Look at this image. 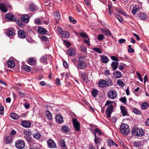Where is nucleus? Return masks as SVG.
<instances>
[{"label":"nucleus","instance_id":"7c9ffc66","mask_svg":"<svg viewBox=\"0 0 149 149\" xmlns=\"http://www.w3.org/2000/svg\"><path fill=\"white\" fill-rule=\"evenodd\" d=\"M33 138L37 139H39L41 137V134L39 132H38L35 133H33Z\"/></svg>","mask_w":149,"mask_h":149},{"label":"nucleus","instance_id":"9d476101","mask_svg":"<svg viewBox=\"0 0 149 149\" xmlns=\"http://www.w3.org/2000/svg\"><path fill=\"white\" fill-rule=\"evenodd\" d=\"M53 15L54 17V19H56V23L58 24L59 23V21L60 17L59 13L58 12H54L53 14Z\"/></svg>","mask_w":149,"mask_h":149},{"label":"nucleus","instance_id":"f8f14e48","mask_svg":"<svg viewBox=\"0 0 149 149\" xmlns=\"http://www.w3.org/2000/svg\"><path fill=\"white\" fill-rule=\"evenodd\" d=\"M18 36L19 38H24L26 37V34L23 30L20 29L18 31Z\"/></svg>","mask_w":149,"mask_h":149},{"label":"nucleus","instance_id":"09e8293b","mask_svg":"<svg viewBox=\"0 0 149 149\" xmlns=\"http://www.w3.org/2000/svg\"><path fill=\"white\" fill-rule=\"evenodd\" d=\"M133 112L135 113H136V114L139 115L141 114V112L140 111V110L136 108L134 109L133 110Z\"/></svg>","mask_w":149,"mask_h":149},{"label":"nucleus","instance_id":"680f3d73","mask_svg":"<svg viewBox=\"0 0 149 149\" xmlns=\"http://www.w3.org/2000/svg\"><path fill=\"white\" fill-rule=\"evenodd\" d=\"M133 145L136 147H138L140 146V143L139 142H134L133 143Z\"/></svg>","mask_w":149,"mask_h":149},{"label":"nucleus","instance_id":"13d9d810","mask_svg":"<svg viewBox=\"0 0 149 149\" xmlns=\"http://www.w3.org/2000/svg\"><path fill=\"white\" fill-rule=\"evenodd\" d=\"M64 45L67 47H68L70 46V43L64 40L63 41Z\"/></svg>","mask_w":149,"mask_h":149},{"label":"nucleus","instance_id":"6e6552de","mask_svg":"<svg viewBox=\"0 0 149 149\" xmlns=\"http://www.w3.org/2000/svg\"><path fill=\"white\" fill-rule=\"evenodd\" d=\"M48 146L50 148H55L56 147V145L54 141L51 139H49L47 141Z\"/></svg>","mask_w":149,"mask_h":149},{"label":"nucleus","instance_id":"1a4fd4ad","mask_svg":"<svg viewBox=\"0 0 149 149\" xmlns=\"http://www.w3.org/2000/svg\"><path fill=\"white\" fill-rule=\"evenodd\" d=\"M6 17L10 21L14 22L16 20V17L11 13H7L6 15Z\"/></svg>","mask_w":149,"mask_h":149},{"label":"nucleus","instance_id":"a18cd8bd","mask_svg":"<svg viewBox=\"0 0 149 149\" xmlns=\"http://www.w3.org/2000/svg\"><path fill=\"white\" fill-rule=\"evenodd\" d=\"M117 83L119 86L121 87H123L124 86V82L120 79L118 80L117 81Z\"/></svg>","mask_w":149,"mask_h":149},{"label":"nucleus","instance_id":"473e14b6","mask_svg":"<svg viewBox=\"0 0 149 149\" xmlns=\"http://www.w3.org/2000/svg\"><path fill=\"white\" fill-rule=\"evenodd\" d=\"M22 69L26 71L29 72L31 70V68L27 65H24L22 67Z\"/></svg>","mask_w":149,"mask_h":149},{"label":"nucleus","instance_id":"e2e57ef3","mask_svg":"<svg viewBox=\"0 0 149 149\" xmlns=\"http://www.w3.org/2000/svg\"><path fill=\"white\" fill-rule=\"evenodd\" d=\"M125 41V39H120L119 40L118 42L119 44H121V43H124Z\"/></svg>","mask_w":149,"mask_h":149},{"label":"nucleus","instance_id":"f257e3e1","mask_svg":"<svg viewBox=\"0 0 149 149\" xmlns=\"http://www.w3.org/2000/svg\"><path fill=\"white\" fill-rule=\"evenodd\" d=\"M144 133V131L142 128L135 126L132 131V134L137 136H143Z\"/></svg>","mask_w":149,"mask_h":149},{"label":"nucleus","instance_id":"6e6d98bb","mask_svg":"<svg viewBox=\"0 0 149 149\" xmlns=\"http://www.w3.org/2000/svg\"><path fill=\"white\" fill-rule=\"evenodd\" d=\"M24 132L26 135H31V132L29 130H24Z\"/></svg>","mask_w":149,"mask_h":149},{"label":"nucleus","instance_id":"b1692460","mask_svg":"<svg viewBox=\"0 0 149 149\" xmlns=\"http://www.w3.org/2000/svg\"><path fill=\"white\" fill-rule=\"evenodd\" d=\"M38 32L42 34H45L46 33L47 31L45 29L42 27H39L38 29Z\"/></svg>","mask_w":149,"mask_h":149},{"label":"nucleus","instance_id":"4d7b16f0","mask_svg":"<svg viewBox=\"0 0 149 149\" xmlns=\"http://www.w3.org/2000/svg\"><path fill=\"white\" fill-rule=\"evenodd\" d=\"M97 133L100 135L101 134V132L100 130L97 129L94 130V134L95 135V134L96 135Z\"/></svg>","mask_w":149,"mask_h":149},{"label":"nucleus","instance_id":"ddd939ff","mask_svg":"<svg viewBox=\"0 0 149 149\" xmlns=\"http://www.w3.org/2000/svg\"><path fill=\"white\" fill-rule=\"evenodd\" d=\"M120 109L121 113H122L123 116H125L128 115V113L125 107L123 106H120Z\"/></svg>","mask_w":149,"mask_h":149},{"label":"nucleus","instance_id":"f704fd0d","mask_svg":"<svg viewBox=\"0 0 149 149\" xmlns=\"http://www.w3.org/2000/svg\"><path fill=\"white\" fill-rule=\"evenodd\" d=\"M115 9L116 11L119 13L124 15H126V13L123 11L121 8H116Z\"/></svg>","mask_w":149,"mask_h":149},{"label":"nucleus","instance_id":"4be33fe9","mask_svg":"<svg viewBox=\"0 0 149 149\" xmlns=\"http://www.w3.org/2000/svg\"><path fill=\"white\" fill-rule=\"evenodd\" d=\"M100 59L102 62L105 63H107L109 61L107 57L103 55L100 56Z\"/></svg>","mask_w":149,"mask_h":149},{"label":"nucleus","instance_id":"393cba45","mask_svg":"<svg viewBox=\"0 0 149 149\" xmlns=\"http://www.w3.org/2000/svg\"><path fill=\"white\" fill-rule=\"evenodd\" d=\"M107 86H110L113 84V82L112 80L110 79H107L105 80Z\"/></svg>","mask_w":149,"mask_h":149},{"label":"nucleus","instance_id":"20e7f679","mask_svg":"<svg viewBox=\"0 0 149 149\" xmlns=\"http://www.w3.org/2000/svg\"><path fill=\"white\" fill-rule=\"evenodd\" d=\"M107 96L109 98L114 99L116 97L117 93L115 91L110 90L107 93Z\"/></svg>","mask_w":149,"mask_h":149},{"label":"nucleus","instance_id":"f3484780","mask_svg":"<svg viewBox=\"0 0 149 149\" xmlns=\"http://www.w3.org/2000/svg\"><path fill=\"white\" fill-rule=\"evenodd\" d=\"M100 29L102 33H104L106 35L111 36V33L108 29H104L102 28H101Z\"/></svg>","mask_w":149,"mask_h":149},{"label":"nucleus","instance_id":"c85d7f7f","mask_svg":"<svg viewBox=\"0 0 149 149\" xmlns=\"http://www.w3.org/2000/svg\"><path fill=\"white\" fill-rule=\"evenodd\" d=\"M118 62H113L111 64L112 69L114 70L116 69L118 66Z\"/></svg>","mask_w":149,"mask_h":149},{"label":"nucleus","instance_id":"423d86ee","mask_svg":"<svg viewBox=\"0 0 149 149\" xmlns=\"http://www.w3.org/2000/svg\"><path fill=\"white\" fill-rule=\"evenodd\" d=\"M72 123L75 129L77 131H79L80 129V125L79 122L77 119L74 118L72 119Z\"/></svg>","mask_w":149,"mask_h":149},{"label":"nucleus","instance_id":"58836bf2","mask_svg":"<svg viewBox=\"0 0 149 149\" xmlns=\"http://www.w3.org/2000/svg\"><path fill=\"white\" fill-rule=\"evenodd\" d=\"M101 139L95 134L94 142L95 143L97 144L100 143Z\"/></svg>","mask_w":149,"mask_h":149},{"label":"nucleus","instance_id":"a211bd4d","mask_svg":"<svg viewBox=\"0 0 149 149\" xmlns=\"http://www.w3.org/2000/svg\"><path fill=\"white\" fill-rule=\"evenodd\" d=\"M106 82L103 79L100 80L98 83L99 87L101 88H104L106 87Z\"/></svg>","mask_w":149,"mask_h":149},{"label":"nucleus","instance_id":"603ef678","mask_svg":"<svg viewBox=\"0 0 149 149\" xmlns=\"http://www.w3.org/2000/svg\"><path fill=\"white\" fill-rule=\"evenodd\" d=\"M115 17L116 18H117L120 22H123V19L118 14H116Z\"/></svg>","mask_w":149,"mask_h":149},{"label":"nucleus","instance_id":"5701e85b","mask_svg":"<svg viewBox=\"0 0 149 149\" xmlns=\"http://www.w3.org/2000/svg\"><path fill=\"white\" fill-rule=\"evenodd\" d=\"M70 130L69 127L65 125L63 126L61 128V130L63 133L68 132Z\"/></svg>","mask_w":149,"mask_h":149},{"label":"nucleus","instance_id":"c9c22d12","mask_svg":"<svg viewBox=\"0 0 149 149\" xmlns=\"http://www.w3.org/2000/svg\"><path fill=\"white\" fill-rule=\"evenodd\" d=\"M148 107V104L146 102H145L142 104L141 105V107L143 109H146Z\"/></svg>","mask_w":149,"mask_h":149},{"label":"nucleus","instance_id":"de8ad7c7","mask_svg":"<svg viewBox=\"0 0 149 149\" xmlns=\"http://www.w3.org/2000/svg\"><path fill=\"white\" fill-rule=\"evenodd\" d=\"M92 95L94 97H96L98 94V92L97 90H93L92 92Z\"/></svg>","mask_w":149,"mask_h":149},{"label":"nucleus","instance_id":"72a5a7b5","mask_svg":"<svg viewBox=\"0 0 149 149\" xmlns=\"http://www.w3.org/2000/svg\"><path fill=\"white\" fill-rule=\"evenodd\" d=\"M10 116L12 118L17 120L18 119L19 116L16 113H11L10 114Z\"/></svg>","mask_w":149,"mask_h":149},{"label":"nucleus","instance_id":"ea45409f","mask_svg":"<svg viewBox=\"0 0 149 149\" xmlns=\"http://www.w3.org/2000/svg\"><path fill=\"white\" fill-rule=\"evenodd\" d=\"M139 9L138 7H134L132 11V13L134 15H135L137 12L139 10Z\"/></svg>","mask_w":149,"mask_h":149},{"label":"nucleus","instance_id":"412c9836","mask_svg":"<svg viewBox=\"0 0 149 149\" xmlns=\"http://www.w3.org/2000/svg\"><path fill=\"white\" fill-rule=\"evenodd\" d=\"M45 115L47 119L49 120H51L52 118V116L51 113L48 110H46L45 112Z\"/></svg>","mask_w":149,"mask_h":149},{"label":"nucleus","instance_id":"f03ea898","mask_svg":"<svg viewBox=\"0 0 149 149\" xmlns=\"http://www.w3.org/2000/svg\"><path fill=\"white\" fill-rule=\"evenodd\" d=\"M120 129L121 132L124 134H128L130 132L129 126L127 124H122Z\"/></svg>","mask_w":149,"mask_h":149},{"label":"nucleus","instance_id":"c756f323","mask_svg":"<svg viewBox=\"0 0 149 149\" xmlns=\"http://www.w3.org/2000/svg\"><path fill=\"white\" fill-rule=\"evenodd\" d=\"M82 76V78L83 79V80L85 82H87L88 80V76L87 75L86 73H84L81 74Z\"/></svg>","mask_w":149,"mask_h":149},{"label":"nucleus","instance_id":"338daca9","mask_svg":"<svg viewBox=\"0 0 149 149\" xmlns=\"http://www.w3.org/2000/svg\"><path fill=\"white\" fill-rule=\"evenodd\" d=\"M111 59L115 61H118V58L115 56H111Z\"/></svg>","mask_w":149,"mask_h":149},{"label":"nucleus","instance_id":"2eb2a0df","mask_svg":"<svg viewBox=\"0 0 149 149\" xmlns=\"http://www.w3.org/2000/svg\"><path fill=\"white\" fill-rule=\"evenodd\" d=\"M60 34L62 38H68L70 37L69 33L67 31H63L61 32Z\"/></svg>","mask_w":149,"mask_h":149},{"label":"nucleus","instance_id":"c03bdc74","mask_svg":"<svg viewBox=\"0 0 149 149\" xmlns=\"http://www.w3.org/2000/svg\"><path fill=\"white\" fill-rule=\"evenodd\" d=\"M12 141L11 138L10 136H8L6 138L5 143L6 144L10 143Z\"/></svg>","mask_w":149,"mask_h":149},{"label":"nucleus","instance_id":"2f4dec72","mask_svg":"<svg viewBox=\"0 0 149 149\" xmlns=\"http://www.w3.org/2000/svg\"><path fill=\"white\" fill-rule=\"evenodd\" d=\"M59 144L60 146L63 148H65L66 147L65 141L63 139H62L60 140Z\"/></svg>","mask_w":149,"mask_h":149},{"label":"nucleus","instance_id":"0e129e2a","mask_svg":"<svg viewBox=\"0 0 149 149\" xmlns=\"http://www.w3.org/2000/svg\"><path fill=\"white\" fill-rule=\"evenodd\" d=\"M16 132L15 131L13 130L11 131L10 134L11 136H13L16 134Z\"/></svg>","mask_w":149,"mask_h":149},{"label":"nucleus","instance_id":"aec40b11","mask_svg":"<svg viewBox=\"0 0 149 149\" xmlns=\"http://www.w3.org/2000/svg\"><path fill=\"white\" fill-rule=\"evenodd\" d=\"M28 62L30 65H34L36 64V58L32 57L29 59Z\"/></svg>","mask_w":149,"mask_h":149},{"label":"nucleus","instance_id":"bf43d9fd","mask_svg":"<svg viewBox=\"0 0 149 149\" xmlns=\"http://www.w3.org/2000/svg\"><path fill=\"white\" fill-rule=\"evenodd\" d=\"M4 108L3 106H1L0 107V113L3 115L4 113Z\"/></svg>","mask_w":149,"mask_h":149},{"label":"nucleus","instance_id":"bb28decb","mask_svg":"<svg viewBox=\"0 0 149 149\" xmlns=\"http://www.w3.org/2000/svg\"><path fill=\"white\" fill-rule=\"evenodd\" d=\"M113 74L114 77L117 78H120L122 76L121 73L118 71H116L113 73Z\"/></svg>","mask_w":149,"mask_h":149},{"label":"nucleus","instance_id":"e433bc0d","mask_svg":"<svg viewBox=\"0 0 149 149\" xmlns=\"http://www.w3.org/2000/svg\"><path fill=\"white\" fill-rule=\"evenodd\" d=\"M48 55L42 56L40 58V61L43 62L47 63V56Z\"/></svg>","mask_w":149,"mask_h":149},{"label":"nucleus","instance_id":"4468645a","mask_svg":"<svg viewBox=\"0 0 149 149\" xmlns=\"http://www.w3.org/2000/svg\"><path fill=\"white\" fill-rule=\"evenodd\" d=\"M79 61V62L77 65V67L80 69H84L86 67V63L85 62H82L81 61Z\"/></svg>","mask_w":149,"mask_h":149},{"label":"nucleus","instance_id":"79ce46f5","mask_svg":"<svg viewBox=\"0 0 149 149\" xmlns=\"http://www.w3.org/2000/svg\"><path fill=\"white\" fill-rule=\"evenodd\" d=\"M69 53L70 56H72L75 54V50L74 49L70 48L69 50Z\"/></svg>","mask_w":149,"mask_h":149},{"label":"nucleus","instance_id":"8fccbe9b","mask_svg":"<svg viewBox=\"0 0 149 149\" xmlns=\"http://www.w3.org/2000/svg\"><path fill=\"white\" fill-rule=\"evenodd\" d=\"M36 7L34 4L30 5L29 7V9L32 11H34L36 9Z\"/></svg>","mask_w":149,"mask_h":149},{"label":"nucleus","instance_id":"6ab92c4d","mask_svg":"<svg viewBox=\"0 0 149 149\" xmlns=\"http://www.w3.org/2000/svg\"><path fill=\"white\" fill-rule=\"evenodd\" d=\"M56 121L59 123H63V120L62 116L60 114L57 115L56 116Z\"/></svg>","mask_w":149,"mask_h":149},{"label":"nucleus","instance_id":"5fc2aeb1","mask_svg":"<svg viewBox=\"0 0 149 149\" xmlns=\"http://www.w3.org/2000/svg\"><path fill=\"white\" fill-rule=\"evenodd\" d=\"M128 52H130L131 53L134 52V50L132 48L131 45H129L128 46Z\"/></svg>","mask_w":149,"mask_h":149},{"label":"nucleus","instance_id":"dca6fc26","mask_svg":"<svg viewBox=\"0 0 149 149\" xmlns=\"http://www.w3.org/2000/svg\"><path fill=\"white\" fill-rule=\"evenodd\" d=\"M21 19L25 23L28 22L29 20V16L27 15H24L21 16Z\"/></svg>","mask_w":149,"mask_h":149},{"label":"nucleus","instance_id":"774afa93","mask_svg":"<svg viewBox=\"0 0 149 149\" xmlns=\"http://www.w3.org/2000/svg\"><path fill=\"white\" fill-rule=\"evenodd\" d=\"M146 125L149 126V118L147 119L146 121L145 122Z\"/></svg>","mask_w":149,"mask_h":149},{"label":"nucleus","instance_id":"a878e982","mask_svg":"<svg viewBox=\"0 0 149 149\" xmlns=\"http://www.w3.org/2000/svg\"><path fill=\"white\" fill-rule=\"evenodd\" d=\"M8 65L10 68H13L15 66V64L13 61L12 60H9L7 62Z\"/></svg>","mask_w":149,"mask_h":149},{"label":"nucleus","instance_id":"7ed1b4c3","mask_svg":"<svg viewBox=\"0 0 149 149\" xmlns=\"http://www.w3.org/2000/svg\"><path fill=\"white\" fill-rule=\"evenodd\" d=\"M25 143L22 140H18L15 143V146L17 148L22 149L24 148L25 146Z\"/></svg>","mask_w":149,"mask_h":149},{"label":"nucleus","instance_id":"37998d69","mask_svg":"<svg viewBox=\"0 0 149 149\" xmlns=\"http://www.w3.org/2000/svg\"><path fill=\"white\" fill-rule=\"evenodd\" d=\"M79 34L80 36L82 38H86L88 37V35L84 32H80Z\"/></svg>","mask_w":149,"mask_h":149},{"label":"nucleus","instance_id":"39448f33","mask_svg":"<svg viewBox=\"0 0 149 149\" xmlns=\"http://www.w3.org/2000/svg\"><path fill=\"white\" fill-rule=\"evenodd\" d=\"M7 7L11 8V6L9 4H5L3 3L0 4V9L4 13L8 11Z\"/></svg>","mask_w":149,"mask_h":149},{"label":"nucleus","instance_id":"3c124183","mask_svg":"<svg viewBox=\"0 0 149 149\" xmlns=\"http://www.w3.org/2000/svg\"><path fill=\"white\" fill-rule=\"evenodd\" d=\"M119 100L120 101L124 104H125L127 102V99L125 97H121L120 98Z\"/></svg>","mask_w":149,"mask_h":149},{"label":"nucleus","instance_id":"052dcab7","mask_svg":"<svg viewBox=\"0 0 149 149\" xmlns=\"http://www.w3.org/2000/svg\"><path fill=\"white\" fill-rule=\"evenodd\" d=\"M35 23L37 24H40V22L39 19L38 18H36L35 20Z\"/></svg>","mask_w":149,"mask_h":149},{"label":"nucleus","instance_id":"49530a36","mask_svg":"<svg viewBox=\"0 0 149 149\" xmlns=\"http://www.w3.org/2000/svg\"><path fill=\"white\" fill-rule=\"evenodd\" d=\"M92 49L96 52H98L99 54H102V51L101 50L98 48L95 47L93 48Z\"/></svg>","mask_w":149,"mask_h":149},{"label":"nucleus","instance_id":"864d4df0","mask_svg":"<svg viewBox=\"0 0 149 149\" xmlns=\"http://www.w3.org/2000/svg\"><path fill=\"white\" fill-rule=\"evenodd\" d=\"M98 39L99 40H102L104 38V36L102 34H100L97 36Z\"/></svg>","mask_w":149,"mask_h":149},{"label":"nucleus","instance_id":"69168bd1","mask_svg":"<svg viewBox=\"0 0 149 149\" xmlns=\"http://www.w3.org/2000/svg\"><path fill=\"white\" fill-rule=\"evenodd\" d=\"M104 74L105 75L108 76L110 74L109 71L108 70H107L104 71Z\"/></svg>","mask_w":149,"mask_h":149},{"label":"nucleus","instance_id":"4c0bfd02","mask_svg":"<svg viewBox=\"0 0 149 149\" xmlns=\"http://www.w3.org/2000/svg\"><path fill=\"white\" fill-rule=\"evenodd\" d=\"M7 34L9 37L11 36H13L15 35V32L13 30H9L7 31Z\"/></svg>","mask_w":149,"mask_h":149},{"label":"nucleus","instance_id":"a19ab883","mask_svg":"<svg viewBox=\"0 0 149 149\" xmlns=\"http://www.w3.org/2000/svg\"><path fill=\"white\" fill-rule=\"evenodd\" d=\"M108 143L109 145L110 146L113 145H115L117 147L118 146L117 144H116L113 141L111 140H109L108 141Z\"/></svg>","mask_w":149,"mask_h":149},{"label":"nucleus","instance_id":"9b49d317","mask_svg":"<svg viewBox=\"0 0 149 149\" xmlns=\"http://www.w3.org/2000/svg\"><path fill=\"white\" fill-rule=\"evenodd\" d=\"M21 124L22 125L26 128H28L31 126V123L29 121H27L26 120H23L21 122Z\"/></svg>","mask_w":149,"mask_h":149},{"label":"nucleus","instance_id":"cd10ccee","mask_svg":"<svg viewBox=\"0 0 149 149\" xmlns=\"http://www.w3.org/2000/svg\"><path fill=\"white\" fill-rule=\"evenodd\" d=\"M138 15L139 17L142 20H145L147 18V16L144 13H139L138 14Z\"/></svg>","mask_w":149,"mask_h":149},{"label":"nucleus","instance_id":"0eeeda50","mask_svg":"<svg viewBox=\"0 0 149 149\" xmlns=\"http://www.w3.org/2000/svg\"><path fill=\"white\" fill-rule=\"evenodd\" d=\"M113 109V106L111 104L109 105L106 109V114L107 116L109 118H110L111 113Z\"/></svg>","mask_w":149,"mask_h":149}]
</instances>
